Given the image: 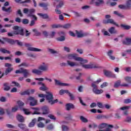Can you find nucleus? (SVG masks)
Here are the masks:
<instances>
[{"label":"nucleus","instance_id":"nucleus-1","mask_svg":"<svg viewBox=\"0 0 131 131\" xmlns=\"http://www.w3.org/2000/svg\"><path fill=\"white\" fill-rule=\"evenodd\" d=\"M38 97L39 98H45L46 97V100L50 105H54L56 103H58V99L54 100V97H53V94L51 92H47V94H38Z\"/></svg>","mask_w":131,"mask_h":131},{"label":"nucleus","instance_id":"nucleus-2","mask_svg":"<svg viewBox=\"0 0 131 131\" xmlns=\"http://www.w3.org/2000/svg\"><path fill=\"white\" fill-rule=\"evenodd\" d=\"M13 29L14 30L13 33H8V36H13L14 34L18 35L19 34L23 36L24 35V32H23V28L15 26L13 27Z\"/></svg>","mask_w":131,"mask_h":131},{"label":"nucleus","instance_id":"nucleus-3","mask_svg":"<svg viewBox=\"0 0 131 131\" xmlns=\"http://www.w3.org/2000/svg\"><path fill=\"white\" fill-rule=\"evenodd\" d=\"M23 12L24 14H27L28 16L29 17H30L31 18H32V19H34L35 21H36L37 20V17H36L34 14L33 13H35V9H28V8H25L23 10Z\"/></svg>","mask_w":131,"mask_h":131},{"label":"nucleus","instance_id":"nucleus-4","mask_svg":"<svg viewBox=\"0 0 131 131\" xmlns=\"http://www.w3.org/2000/svg\"><path fill=\"white\" fill-rule=\"evenodd\" d=\"M35 80H38V84H39V85H41V87L39 88V90L40 91H43V92H45V91H47V88L46 86V85H45V83H42V82L41 81H43L45 80V79L43 78H35Z\"/></svg>","mask_w":131,"mask_h":131},{"label":"nucleus","instance_id":"nucleus-5","mask_svg":"<svg viewBox=\"0 0 131 131\" xmlns=\"http://www.w3.org/2000/svg\"><path fill=\"white\" fill-rule=\"evenodd\" d=\"M67 65L70 66V67H75V66H78V63L77 62L72 61L69 60L67 61V63L65 62L60 63V66L62 67H65Z\"/></svg>","mask_w":131,"mask_h":131},{"label":"nucleus","instance_id":"nucleus-6","mask_svg":"<svg viewBox=\"0 0 131 131\" xmlns=\"http://www.w3.org/2000/svg\"><path fill=\"white\" fill-rule=\"evenodd\" d=\"M28 102H30V106H35L37 104V100L34 98V97L30 96L29 98L27 99V101H26V103L28 104Z\"/></svg>","mask_w":131,"mask_h":131},{"label":"nucleus","instance_id":"nucleus-7","mask_svg":"<svg viewBox=\"0 0 131 131\" xmlns=\"http://www.w3.org/2000/svg\"><path fill=\"white\" fill-rule=\"evenodd\" d=\"M39 70L41 71H49V64L46 62H42L38 67Z\"/></svg>","mask_w":131,"mask_h":131},{"label":"nucleus","instance_id":"nucleus-8","mask_svg":"<svg viewBox=\"0 0 131 131\" xmlns=\"http://www.w3.org/2000/svg\"><path fill=\"white\" fill-rule=\"evenodd\" d=\"M67 59H69V61L70 60H75V61H77V54L76 53H70L66 55Z\"/></svg>","mask_w":131,"mask_h":131},{"label":"nucleus","instance_id":"nucleus-9","mask_svg":"<svg viewBox=\"0 0 131 131\" xmlns=\"http://www.w3.org/2000/svg\"><path fill=\"white\" fill-rule=\"evenodd\" d=\"M25 46L28 48V51H31L32 52H41V49L34 47H30L31 45L30 43H25Z\"/></svg>","mask_w":131,"mask_h":131},{"label":"nucleus","instance_id":"nucleus-10","mask_svg":"<svg viewBox=\"0 0 131 131\" xmlns=\"http://www.w3.org/2000/svg\"><path fill=\"white\" fill-rule=\"evenodd\" d=\"M82 67L83 68H84V69H91L92 68H98V67H97V65H96V64L95 63L82 64Z\"/></svg>","mask_w":131,"mask_h":131},{"label":"nucleus","instance_id":"nucleus-11","mask_svg":"<svg viewBox=\"0 0 131 131\" xmlns=\"http://www.w3.org/2000/svg\"><path fill=\"white\" fill-rule=\"evenodd\" d=\"M45 120H46V119H45V118H43L41 117H39L38 118V122H39L37 124L38 127H40L41 128L45 127V124H43V123H42V122H41V121H45Z\"/></svg>","mask_w":131,"mask_h":131},{"label":"nucleus","instance_id":"nucleus-12","mask_svg":"<svg viewBox=\"0 0 131 131\" xmlns=\"http://www.w3.org/2000/svg\"><path fill=\"white\" fill-rule=\"evenodd\" d=\"M41 110L42 111V114L43 115H46L47 114H49L50 113V109L49 108V106L44 105L41 107Z\"/></svg>","mask_w":131,"mask_h":131},{"label":"nucleus","instance_id":"nucleus-13","mask_svg":"<svg viewBox=\"0 0 131 131\" xmlns=\"http://www.w3.org/2000/svg\"><path fill=\"white\" fill-rule=\"evenodd\" d=\"M56 85H59V86H69V84L66 83H62L59 80L57 79L54 80Z\"/></svg>","mask_w":131,"mask_h":131},{"label":"nucleus","instance_id":"nucleus-14","mask_svg":"<svg viewBox=\"0 0 131 131\" xmlns=\"http://www.w3.org/2000/svg\"><path fill=\"white\" fill-rule=\"evenodd\" d=\"M77 61H78V62H80V64L82 66L87 64V63H89V60H88V59H83V58L80 57H78V58H77Z\"/></svg>","mask_w":131,"mask_h":131},{"label":"nucleus","instance_id":"nucleus-15","mask_svg":"<svg viewBox=\"0 0 131 131\" xmlns=\"http://www.w3.org/2000/svg\"><path fill=\"white\" fill-rule=\"evenodd\" d=\"M59 35H60V37L57 38V40L58 41H64L65 40V33L64 32H59L58 33Z\"/></svg>","mask_w":131,"mask_h":131},{"label":"nucleus","instance_id":"nucleus-16","mask_svg":"<svg viewBox=\"0 0 131 131\" xmlns=\"http://www.w3.org/2000/svg\"><path fill=\"white\" fill-rule=\"evenodd\" d=\"M102 81V79H99L97 80L96 81L93 82L92 83V86L93 87V89H98V84L100 83Z\"/></svg>","mask_w":131,"mask_h":131},{"label":"nucleus","instance_id":"nucleus-17","mask_svg":"<svg viewBox=\"0 0 131 131\" xmlns=\"http://www.w3.org/2000/svg\"><path fill=\"white\" fill-rule=\"evenodd\" d=\"M93 92L95 95H101V94H103V93H104V91H103V90H98V88L93 89Z\"/></svg>","mask_w":131,"mask_h":131},{"label":"nucleus","instance_id":"nucleus-18","mask_svg":"<svg viewBox=\"0 0 131 131\" xmlns=\"http://www.w3.org/2000/svg\"><path fill=\"white\" fill-rule=\"evenodd\" d=\"M103 23L104 24H113L114 25H116V23H115V21H114V20H113V19H108L107 20H103Z\"/></svg>","mask_w":131,"mask_h":131},{"label":"nucleus","instance_id":"nucleus-19","mask_svg":"<svg viewBox=\"0 0 131 131\" xmlns=\"http://www.w3.org/2000/svg\"><path fill=\"white\" fill-rule=\"evenodd\" d=\"M16 118L19 122L23 123L25 121V118L21 115H17L16 116Z\"/></svg>","mask_w":131,"mask_h":131},{"label":"nucleus","instance_id":"nucleus-20","mask_svg":"<svg viewBox=\"0 0 131 131\" xmlns=\"http://www.w3.org/2000/svg\"><path fill=\"white\" fill-rule=\"evenodd\" d=\"M108 32H110L111 34H116L117 33V30L114 27H112L108 29Z\"/></svg>","mask_w":131,"mask_h":131},{"label":"nucleus","instance_id":"nucleus-21","mask_svg":"<svg viewBox=\"0 0 131 131\" xmlns=\"http://www.w3.org/2000/svg\"><path fill=\"white\" fill-rule=\"evenodd\" d=\"M75 34L77 35V37H83L84 36V34H83V32L82 31H76Z\"/></svg>","mask_w":131,"mask_h":131},{"label":"nucleus","instance_id":"nucleus-22","mask_svg":"<svg viewBox=\"0 0 131 131\" xmlns=\"http://www.w3.org/2000/svg\"><path fill=\"white\" fill-rule=\"evenodd\" d=\"M69 92V90H68L61 89L59 91L58 94L59 95H60V96H63V95L65 94H68Z\"/></svg>","mask_w":131,"mask_h":131},{"label":"nucleus","instance_id":"nucleus-23","mask_svg":"<svg viewBox=\"0 0 131 131\" xmlns=\"http://www.w3.org/2000/svg\"><path fill=\"white\" fill-rule=\"evenodd\" d=\"M112 73V72H111L110 71H108V70H104L103 71V73H104V75L105 76H106L107 77H110V76H111Z\"/></svg>","mask_w":131,"mask_h":131},{"label":"nucleus","instance_id":"nucleus-24","mask_svg":"<svg viewBox=\"0 0 131 131\" xmlns=\"http://www.w3.org/2000/svg\"><path fill=\"white\" fill-rule=\"evenodd\" d=\"M0 52L2 53V54H11V52L9 50L5 48H0Z\"/></svg>","mask_w":131,"mask_h":131},{"label":"nucleus","instance_id":"nucleus-25","mask_svg":"<svg viewBox=\"0 0 131 131\" xmlns=\"http://www.w3.org/2000/svg\"><path fill=\"white\" fill-rule=\"evenodd\" d=\"M123 43L124 45H130L131 44V38H126L123 41Z\"/></svg>","mask_w":131,"mask_h":131},{"label":"nucleus","instance_id":"nucleus-26","mask_svg":"<svg viewBox=\"0 0 131 131\" xmlns=\"http://www.w3.org/2000/svg\"><path fill=\"white\" fill-rule=\"evenodd\" d=\"M11 86H17V88H21V85H20V83H18L16 81H12L11 83Z\"/></svg>","mask_w":131,"mask_h":131},{"label":"nucleus","instance_id":"nucleus-27","mask_svg":"<svg viewBox=\"0 0 131 131\" xmlns=\"http://www.w3.org/2000/svg\"><path fill=\"white\" fill-rule=\"evenodd\" d=\"M74 108V105L72 103H68L66 105V109L68 111L70 110L71 109H73Z\"/></svg>","mask_w":131,"mask_h":131},{"label":"nucleus","instance_id":"nucleus-28","mask_svg":"<svg viewBox=\"0 0 131 131\" xmlns=\"http://www.w3.org/2000/svg\"><path fill=\"white\" fill-rule=\"evenodd\" d=\"M35 122H36V119H33L32 121L29 124V127H33L35 124Z\"/></svg>","mask_w":131,"mask_h":131},{"label":"nucleus","instance_id":"nucleus-29","mask_svg":"<svg viewBox=\"0 0 131 131\" xmlns=\"http://www.w3.org/2000/svg\"><path fill=\"white\" fill-rule=\"evenodd\" d=\"M37 15L41 17L43 19H48L49 18V15L47 14L38 13Z\"/></svg>","mask_w":131,"mask_h":131},{"label":"nucleus","instance_id":"nucleus-30","mask_svg":"<svg viewBox=\"0 0 131 131\" xmlns=\"http://www.w3.org/2000/svg\"><path fill=\"white\" fill-rule=\"evenodd\" d=\"M32 73H34L35 74H37L38 75L41 74V72L40 70L34 69L32 70Z\"/></svg>","mask_w":131,"mask_h":131},{"label":"nucleus","instance_id":"nucleus-31","mask_svg":"<svg viewBox=\"0 0 131 131\" xmlns=\"http://www.w3.org/2000/svg\"><path fill=\"white\" fill-rule=\"evenodd\" d=\"M4 91H10L11 87L9 86V84L8 83H5L4 84Z\"/></svg>","mask_w":131,"mask_h":131},{"label":"nucleus","instance_id":"nucleus-32","mask_svg":"<svg viewBox=\"0 0 131 131\" xmlns=\"http://www.w3.org/2000/svg\"><path fill=\"white\" fill-rule=\"evenodd\" d=\"M39 6L41 8H44L45 10H48V8H47V7L49 6V4L48 3H39Z\"/></svg>","mask_w":131,"mask_h":131},{"label":"nucleus","instance_id":"nucleus-33","mask_svg":"<svg viewBox=\"0 0 131 131\" xmlns=\"http://www.w3.org/2000/svg\"><path fill=\"white\" fill-rule=\"evenodd\" d=\"M33 93H34V90L32 89L30 92L28 91H24L21 93V95H29V94H33Z\"/></svg>","mask_w":131,"mask_h":131},{"label":"nucleus","instance_id":"nucleus-34","mask_svg":"<svg viewBox=\"0 0 131 131\" xmlns=\"http://www.w3.org/2000/svg\"><path fill=\"white\" fill-rule=\"evenodd\" d=\"M126 7L127 9H129L131 8V0H127L126 1Z\"/></svg>","mask_w":131,"mask_h":131},{"label":"nucleus","instance_id":"nucleus-35","mask_svg":"<svg viewBox=\"0 0 131 131\" xmlns=\"http://www.w3.org/2000/svg\"><path fill=\"white\" fill-rule=\"evenodd\" d=\"M109 125L105 123H103L102 124H101L100 125H99V128H100V129H102V128H105L106 127H108V126Z\"/></svg>","mask_w":131,"mask_h":131},{"label":"nucleus","instance_id":"nucleus-36","mask_svg":"<svg viewBox=\"0 0 131 131\" xmlns=\"http://www.w3.org/2000/svg\"><path fill=\"white\" fill-rule=\"evenodd\" d=\"M124 79L126 82L128 83H131V77L127 76L124 78Z\"/></svg>","mask_w":131,"mask_h":131},{"label":"nucleus","instance_id":"nucleus-37","mask_svg":"<svg viewBox=\"0 0 131 131\" xmlns=\"http://www.w3.org/2000/svg\"><path fill=\"white\" fill-rule=\"evenodd\" d=\"M80 119L82 121V122H84V123H86L89 121L88 119H86V118L84 117L83 116H81L80 117Z\"/></svg>","mask_w":131,"mask_h":131},{"label":"nucleus","instance_id":"nucleus-38","mask_svg":"<svg viewBox=\"0 0 131 131\" xmlns=\"http://www.w3.org/2000/svg\"><path fill=\"white\" fill-rule=\"evenodd\" d=\"M23 73H24V77H27V76H28V75L30 74V72L29 70L25 69Z\"/></svg>","mask_w":131,"mask_h":131},{"label":"nucleus","instance_id":"nucleus-39","mask_svg":"<svg viewBox=\"0 0 131 131\" xmlns=\"http://www.w3.org/2000/svg\"><path fill=\"white\" fill-rule=\"evenodd\" d=\"M119 86H121V81L120 80H118L114 84V88H118Z\"/></svg>","mask_w":131,"mask_h":131},{"label":"nucleus","instance_id":"nucleus-40","mask_svg":"<svg viewBox=\"0 0 131 131\" xmlns=\"http://www.w3.org/2000/svg\"><path fill=\"white\" fill-rule=\"evenodd\" d=\"M17 104L18 107H19V108H21V107H23V106H24V105H25L24 102H23V101H21L20 100L17 101Z\"/></svg>","mask_w":131,"mask_h":131},{"label":"nucleus","instance_id":"nucleus-41","mask_svg":"<svg viewBox=\"0 0 131 131\" xmlns=\"http://www.w3.org/2000/svg\"><path fill=\"white\" fill-rule=\"evenodd\" d=\"M13 68H7L5 71L6 75H8V74H9V73H10V72H12V71H13Z\"/></svg>","mask_w":131,"mask_h":131},{"label":"nucleus","instance_id":"nucleus-42","mask_svg":"<svg viewBox=\"0 0 131 131\" xmlns=\"http://www.w3.org/2000/svg\"><path fill=\"white\" fill-rule=\"evenodd\" d=\"M5 40V41H7V42H9V43H11L12 45L15 43V41L13 40V39H9L8 38H3Z\"/></svg>","mask_w":131,"mask_h":131},{"label":"nucleus","instance_id":"nucleus-43","mask_svg":"<svg viewBox=\"0 0 131 131\" xmlns=\"http://www.w3.org/2000/svg\"><path fill=\"white\" fill-rule=\"evenodd\" d=\"M118 8L121 10H127V8L126 7V6L123 4H120L118 5Z\"/></svg>","mask_w":131,"mask_h":131},{"label":"nucleus","instance_id":"nucleus-44","mask_svg":"<svg viewBox=\"0 0 131 131\" xmlns=\"http://www.w3.org/2000/svg\"><path fill=\"white\" fill-rule=\"evenodd\" d=\"M101 32L103 33V34H104V35H106L107 36H111V34H110V33H109V32L107 31L105 29H103L101 31Z\"/></svg>","mask_w":131,"mask_h":131},{"label":"nucleus","instance_id":"nucleus-45","mask_svg":"<svg viewBox=\"0 0 131 131\" xmlns=\"http://www.w3.org/2000/svg\"><path fill=\"white\" fill-rule=\"evenodd\" d=\"M18 126L21 128V129H25V128H26V125L25 124L19 123L18 124Z\"/></svg>","mask_w":131,"mask_h":131},{"label":"nucleus","instance_id":"nucleus-46","mask_svg":"<svg viewBox=\"0 0 131 131\" xmlns=\"http://www.w3.org/2000/svg\"><path fill=\"white\" fill-rule=\"evenodd\" d=\"M114 14H115V15H117V16H118V17H120L121 18H124V16L121 14V13H119L118 11H114Z\"/></svg>","mask_w":131,"mask_h":131},{"label":"nucleus","instance_id":"nucleus-47","mask_svg":"<svg viewBox=\"0 0 131 131\" xmlns=\"http://www.w3.org/2000/svg\"><path fill=\"white\" fill-rule=\"evenodd\" d=\"M24 70L25 69H23V68H20L19 69V70H17L16 71H15V73L16 74H18L19 73H23V72H24Z\"/></svg>","mask_w":131,"mask_h":131},{"label":"nucleus","instance_id":"nucleus-48","mask_svg":"<svg viewBox=\"0 0 131 131\" xmlns=\"http://www.w3.org/2000/svg\"><path fill=\"white\" fill-rule=\"evenodd\" d=\"M63 51L64 52H66L67 53H70V52H71V49L69 47H63Z\"/></svg>","mask_w":131,"mask_h":131},{"label":"nucleus","instance_id":"nucleus-49","mask_svg":"<svg viewBox=\"0 0 131 131\" xmlns=\"http://www.w3.org/2000/svg\"><path fill=\"white\" fill-rule=\"evenodd\" d=\"M130 108V106H125L120 108V110H122L124 111L125 110H128Z\"/></svg>","mask_w":131,"mask_h":131},{"label":"nucleus","instance_id":"nucleus-50","mask_svg":"<svg viewBox=\"0 0 131 131\" xmlns=\"http://www.w3.org/2000/svg\"><path fill=\"white\" fill-rule=\"evenodd\" d=\"M23 111L26 115H30V114H31V112H30L29 110L24 108Z\"/></svg>","mask_w":131,"mask_h":131},{"label":"nucleus","instance_id":"nucleus-51","mask_svg":"<svg viewBox=\"0 0 131 131\" xmlns=\"http://www.w3.org/2000/svg\"><path fill=\"white\" fill-rule=\"evenodd\" d=\"M52 28L53 29H56V28H60V27H62V26L61 25H57V24H54L51 25Z\"/></svg>","mask_w":131,"mask_h":131},{"label":"nucleus","instance_id":"nucleus-52","mask_svg":"<svg viewBox=\"0 0 131 131\" xmlns=\"http://www.w3.org/2000/svg\"><path fill=\"white\" fill-rule=\"evenodd\" d=\"M2 10L4 11V12H7V13H10L11 12V7H9L8 9H6V7H2Z\"/></svg>","mask_w":131,"mask_h":131},{"label":"nucleus","instance_id":"nucleus-53","mask_svg":"<svg viewBox=\"0 0 131 131\" xmlns=\"http://www.w3.org/2000/svg\"><path fill=\"white\" fill-rule=\"evenodd\" d=\"M61 27H62V28H64L65 29H68V28H70V27H71V25L70 24H67L62 26Z\"/></svg>","mask_w":131,"mask_h":131},{"label":"nucleus","instance_id":"nucleus-54","mask_svg":"<svg viewBox=\"0 0 131 131\" xmlns=\"http://www.w3.org/2000/svg\"><path fill=\"white\" fill-rule=\"evenodd\" d=\"M104 4V0H97V7L101 6V5H103Z\"/></svg>","mask_w":131,"mask_h":131},{"label":"nucleus","instance_id":"nucleus-55","mask_svg":"<svg viewBox=\"0 0 131 131\" xmlns=\"http://www.w3.org/2000/svg\"><path fill=\"white\" fill-rule=\"evenodd\" d=\"M91 4L92 5H94V6H96V7H98V0H91Z\"/></svg>","mask_w":131,"mask_h":131},{"label":"nucleus","instance_id":"nucleus-56","mask_svg":"<svg viewBox=\"0 0 131 131\" xmlns=\"http://www.w3.org/2000/svg\"><path fill=\"white\" fill-rule=\"evenodd\" d=\"M18 108L19 107L18 105L14 106L12 107L11 112H16L18 110Z\"/></svg>","mask_w":131,"mask_h":131},{"label":"nucleus","instance_id":"nucleus-57","mask_svg":"<svg viewBox=\"0 0 131 131\" xmlns=\"http://www.w3.org/2000/svg\"><path fill=\"white\" fill-rule=\"evenodd\" d=\"M121 26L122 27H123V28H124V29H127V30H128V29H130L131 28L130 26H127L125 25H122Z\"/></svg>","mask_w":131,"mask_h":131},{"label":"nucleus","instance_id":"nucleus-58","mask_svg":"<svg viewBox=\"0 0 131 131\" xmlns=\"http://www.w3.org/2000/svg\"><path fill=\"white\" fill-rule=\"evenodd\" d=\"M49 52L50 53H51V54H58V52H57L55 50L52 49H49Z\"/></svg>","mask_w":131,"mask_h":131},{"label":"nucleus","instance_id":"nucleus-59","mask_svg":"<svg viewBox=\"0 0 131 131\" xmlns=\"http://www.w3.org/2000/svg\"><path fill=\"white\" fill-rule=\"evenodd\" d=\"M68 95L69 96L71 100H74V96L72 93H71L69 91V93H68Z\"/></svg>","mask_w":131,"mask_h":131},{"label":"nucleus","instance_id":"nucleus-60","mask_svg":"<svg viewBox=\"0 0 131 131\" xmlns=\"http://www.w3.org/2000/svg\"><path fill=\"white\" fill-rule=\"evenodd\" d=\"M48 117H49V118H50V119H52V120H56V119H57V118L55 117V116L52 114L49 115Z\"/></svg>","mask_w":131,"mask_h":131},{"label":"nucleus","instance_id":"nucleus-61","mask_svg":"<svg viewBox=\"0 0 131 131\" xmlns=\"http://www.w3.org/2000/svg\"><path fill=\"white\" fill-rule=\"evenodd\" d=\"M108 127H110L111 128H115L116 129H117V128H119V126L117 125H108Z\"/></svg>","mask_w":131,"mask_h":131},{"label":"nucleus","instance_id":"nucleus-62","mask_svg":"<svg viewBox=\"0 0 131 131\" xmlns=\"http://www.w3.org/2000/svg\"><path fill=\"white\" fill-rule=\"evenodd\" d=\"M6 126V127H8V128H15V126L10 124H7Z\"/></svg>","mask_w":131,"mask_h":131},{"label":"nucleus","instance_id":"nucleus-63","mask_svg":"<svg viewBox=\"0 0 131 131\" xmlns=\"http://www.w3.org/2000/svg\"><path fill=\"white\" fill-rule=\"evenodd\" d=\"M107 85H108V83L105 82H103V83H102V84H101V85H100V88H101V89H104V88H106V86H107Z\"/></svg>","mask_w":131,"mask_h":131},{"label":"nucleus","instance_id":"nucleus-64","mask_svg":"<svg viewBox=\"0 0 131 131\" xmlns=\"http://www.w3.org/2000/svg\"><path fill=\"white\" fill-rule=\"evenodd\" d=\"M124 103L125 104H128L131 103V99H126L124 100Z\"/></svg>","mask_w":131,"mask_h":131}]
</instances>
